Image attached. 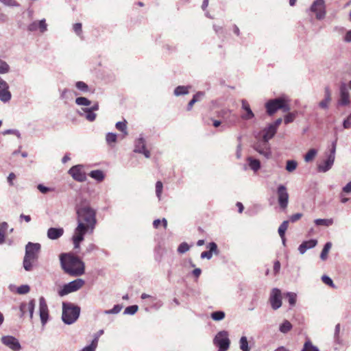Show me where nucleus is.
<instances>
[{"mask_svg":"<svg viewBox=\"0 0 351 351\" xmlns=\"http://www.w3.org/2000/svg\"><path fill=\"white\" fill-rule=\"evenodd\" d=\"M332 100L331 92L328 87L324 89V99L319 103V106L324 110L328 108L329 104Z\"/></svg>","mask_w":351,"mask_h":351,"instance_id":"b1692460","label":"nucleus"},{"mask_svg":"<svg viewBox=\"0 0 351 351\" xmlns=\"http://www.w3.org/2000/svg\"><path fill=\"white\" fill-rule=\"evenodd\" d=\"M213 344L219 348L218 351H227L230 345L228 332L226 330L218 332L213 339Z\"/></svg>","mask_w":351,"mask_h":351,"instance_id":"423d86ee","label":"nucleus"},{"mask_svg":"<svg viewBox=\"0 0 351 351\" xmlns=\"http://www.w3.org/2000/svg\"><path fill=\"white\" fill-rule=\"evenodd\" d=\"M343 191L347 193L351 192V181L343 188Z\"/></svg>","mask_w":351,"mask_h":351,"instance_id":"774afa93","label":"nucleus"},{"mask_svg":"<svg viewBox=\"0 0 351 351\" xmlns=\"http://www.w3.org/2000/svg\"><path fill=\"white\" fill-rule=\"evenodd\" d=\"M276 132L277 131L274 128H272L270 125H269L261 132L262 140L268 143V141L274 136Z\"/></svg>","mask_w":351,"mask_h":351,"instance_id":"4be33fe9","label":"nucleus"},{"mask_svg":"<svg viewBox=\"0 0 351 351\" xmlns=\"http://www.w3.org/2000/svg\"><path fill=\"white\" fill-rule=\"evenodd\" d=\"M250 168L256 172L261 168V162L258 160L248 157L247 159Z\"/></svg>","mask_w":351,"mask_h":351,"instance_id":"bb28decb","label":"nucleus"},{"mask_svg":"<svg viewBox=\"0 0 351 351\" xmlns=\"http://www.w3.org/2000/svg\"><path fill=\"white\" fill-rule=\"evenodd\" d=\"M27 29L30 32H35L37 29H39L40 33H44L47 29V25L46 23L45 19H42L40 21H35L30 23Z\"/></svg>","mask_w":351,"mask_h":351,"instance_id":"a211bd4d","label":"nucleus"},{"mask_svg":"<svg viewBox=\"0 0 351 351\" xmlns=\"http://www.w3.org/2000/svg\"><path fill=\"white\" fill-rule=\"evenodd\" d=\"M75 104L78 106H88L91 104V101L86 97H80L75 99Z\"/></svg>","mask_w":351,"mask_h":351,"instance_id":"e433bc0d","label":"nucleus"},{"mask_svg":"<svg viewBox=\"0 0 351 351\" xmlns=\"http://www.w3.org/2000/svg\"><path fill=\"white\" fill-rule=\"evenodd\" d=\"M36 305L35 300H31L28 303H22L20 305V311L21 313V316H23L27 311L29 313V317L32 319L34 315V311Z\"/></svg>","mask_w":351,"mask_h":351,"instance_id":"6ab92c4d","label":"nucleus"},{"mask_svg":"<svg viewBox=\"0 0 351 351\" xmlns=\"http://www.w3.org/2000/svg\"><path fill=\"white\" fill-rule=\"evenodd\" d=\"M80 313V308L74 304L69 302L62 303V319L64 324H72L78 319Z\"/></svg>","mask_w":351,"mask_h":351,"instance_id":"20e7f679","label":"nucleus"},{"mask_svg":"<svg viewBox=\"0 0 351 351\" xmlns=\"http://www.w3.org/2000/svg\"><path fill=\"white\" fill-rule=\"evenodd\" d=\"M204 96V93L203 92H198L195 95H194L193 99H195L196 102L200 101Z\"/></svg>","mask_w":351,"mask_h":351,"instance_id":"69168bd1","label":"nucleus"},{"mask_svg":"<svg viewBox=\"0 0 351 351\" xmlns=\"http://www.w3.org/2000/svg\"><path fill=\"white\" fill-rule=\"evenodd\" d=\"M335 160L333 159V156H328V158L322 163L318 165L317 166V170L319 172H326L329 169H331L332 166L333 165Z\"/></svg>","mask_w":351,"mask_h":351,"instance_id":"aec40b11","label":"nucleus"},{"mask_svg":"<svg viewBox=\"0 0 351 351\" xmlns=\"http://www.w3.org/2000/svg\"><path fill=\"white\" fill-rule=\"evenodd\" d=\"M39 315L43 326L45 325L49 318V309L43 297L39 298Z\"/></svg>","mask_w":351,"mask_h":351,"instance_id":"2eb2a0df","label":"nucleus"},{"mask_svg":"<svg viewBox=\"0 0 351 351\" xmlns=\"http://www.w3.org/2000/svg\"><path fill=\"white\" fill-rule=\"evenodd\" d=\"M37 189L39 190V191L43 194H46L49 192H51V191H53L54 189H51V188H49V187H47V186H44L43 184H38L37 186Z\"/></svg>","mask_w":351,"mask_h":351,"instance_id":"864d4df0","label":"nucleus"},{"mask_svg":"<svg viewBox=\"0 0 351 351\" xmlns=\"http://www.w3.org/2000/svg\"><path fill=\"white\" fill-rule=\"evenodd\" d=\"M0 1L6 6L9 7H19V3L15 0H0Z\"/></svg>","mask_w":351,"mask_h":351,"instance_id":"603ef678","label":"nucleus"},{"mask_svg":"<svg viewBox=\"0 0 351 351\" xmlns=\"http://www.w3.org/2000/svg\"><path fill=\"white\" fill-rule=\"evenodd\" d=\"M80 116H84L88 121H94L97 117V114L87 108H82L80 110L77 111Z\"/></svg>","mask_w":351,"mask_h":351,"instance_id":"a878e982","label":"nucleus"},{"mask_svg":"<svg viewBox=\"0 0 351 351\" xmlns=\"http://www.w3.org/2000/svg\"><path fill=\"white\" fill-rule=\"evenodd\" d=\"M317 226H330L333 224L332 219H317L314 221Z\"/></svg>","mask_w":351,"mask_h":351,"instance_id":"2f4dec72","label":"nucleus"},{"mask_svg":"<svg viewBox=\"0 0 351 351\" xmlns=\"http://www.w3.org/2000/svg\"><path fill=\"white\" fill-rule=\"evenodd\" d=\"M89 176L97 182H101L105 178V174L101 170H93L89 173Z\"/></svg>","mask_w":351,"mask_h":351,"instance_id":"cd10ccee","label":"nucleus"},{"mask_svg":"<svg viewBox=\"0 0 351 351\" xmlns=\"http://www.w3.org/2000/svg\"><path fill=\"white\" fill-rule=\"evenodd\" d=\"M162 189H163V184H162V182L158 181L156 183V194L159 200L161 198Z\"/></svg>","mask_w":351,"mask_h":351,"instance_id":"a18cd8bd","label":"nucleus"},{"mask_svg":"<svg viewBox=\"0 0 351 351\" xmlns=\"http://www.w3.org/2000/svg\"><path fill=\"white\" fill-rule=\"evenodd\" d=\"M117 136L115 133L108 132L106 136V141L108 145L113 147L117 142Z\"/></svg>","mask_w":351,"mask_h":351,"instance_id":"f704fd0d","label":"nucleus"},{"mask_svg":"<svg viewBox=\"0 0 351 351\" xmlns=\"http://www.w3.org/2000/svg\"><path fill=\"white\" fill-rule=\"evenodd\" d=\"M317 244L316 239H311L302 242L298 247V251L301 254H304L308 250L315 247Z\"/></svg>","mask_w":351,"mask_h":351,"instance_id":"412c9836","label":"nucleus"},{"mask_svg":"<svg viewBox=\"0 0 351 351\" xmlns=\"http://www.w3.org/2000/svg\"><path fill=\"white\" fill-rule=\"evenodd\" d=\"M310 10L315 14L317 19H323L326 16V7L324 0L314 1L311 6Z\"/></svg>","mask_w":351,"mask_h":351,"instance_id":"6e6552de","label":"nucleus"},{"mask_svg":"<svg viewBox=\"0 0 351 351\" xmlns=\"http://www.w3.org/2000/svg\"><path fill=\"white\" fill-rule=\"evenodd\" d=\"M213 256V254L209 251H204L201 254L202 258H207L210 259Z\"/></svg>","mask_w":351,"mask_h":351,"instance_id":"0e129e2a","label":"nucleus"},{"mask_svg":"<svg viewBox=\"0 0 351 351\" xmlns=\"http://www.w3.org/2000/svg\"><path fill=\"white\" fill-rule=\"evenodd\" d=\"M322 280L323 281V282L324 284H326V285H328V286H330V287H331L332 288L335 287V285L333 283V281L332 280V279L329 276H326V275L323 276L322 277Z\"/></svg>","mask_w":351,"mask_h":351,"instance_id":"6e6d98bb","label":"nucleus"},{"mask_svg":"<svg viewBox=\"0 0 351 351\" xmlns=\"http://www.w3.org/2000/svg\"><path fill=\"white\" fill-rule=\"evenodd\" d=\"M1 343L13 351H19L21 346L19 340L13 336H3L1 339Z\"/></svg>","mask_w":351,"mask_h":351,"instance_id":"f8f14e48","label":"nucleus"},{"mask_svg":"<svg viewBox=\"0 0 351 351\" xmlns=\"http://www.w3.org/2000/svg\"><path fill=\"white\" fill-rule=\"evenodd\" d=\"M30 290V288L28 285H24L19 287L17 288V293L19 294H26Z\"/></svg>","mask_w":351,"mask_h":351,"instance_id":"5fc2aeb1","label":"nucleus"},{"mask_svg":"<svg viewBox=\"0 0 351 351\" xmlns=\"http://www.w3.org/2000/svg\"><path fill=\"white\" fill-rule=\"evenodd\" d=\"M287 296L289 300V303L291 306H294L296 303L297 295L293 292L287 293Z\"/></svg>","mask_w":351,"mask_h":351,"instance_id":"de8ad7c7","label":"nucleus"},{"mask_svg":"<svg viewBox=\"0 0 351 351\" xmlns=\"http://www.w3.org/2000/svg\"><path fill=\"white\" fill-rule=\"evenodd\" d=\"M254 149L266 158H269L271 156L269 143L265 142L262 139L254 145Z\"/></svg>","mask_w":351,"mask_h":351,"instance_id":"ddd939ff","label":"nucleus"},{"mask_svg":"<svg viewBox=\"0 0 351 351\" xmlns=\"http://www.w3.org/2000/svg\"><path fill=\"white\" fill-rule=\"evenodd\" d=\"M331 247H332V243L330 242H327L324 245V248L320 254V258L322 261H325L327 259L328 254L330 250L331 249Z\"/></svg>","mask_w":351,"mask_h":351,"instance_id":"7c9ffc66","label":"nucleus"},{"mask_svg":"<svg viewBox=\"0 0 351 351\" xmlns=\"http://www.w3.org/2000/svg\"><path fill=\"white\" fill-rule=\"evenodd\" d=\"M292 328V324L288 320H285L280 326L279 330L283 333L286 334L289 331H290Z\"/></svg>","mask_w":351,"mask_h":351,"instance_id":"c756f323","label":"nucleus"},{"mask_svg":"<svg viewBox=\"0 0 351 351\" xmlns=\"http://www.w3.org/2000/svg\"><path fill=\"white\" fill-rule=\"evenodd\" d=\"M134 152L143 154L145 158L150 157V152L145 148V142L143 138H139L135 141Z\"/></svg>","mask_w":351,"mask_h":351,"instance_id":"f3484780","label":"nucleus"},{"mask_svg":"<svg viewBox=\"0 0 351 351\" xmlns=\"http://www.w3.org/2000/svg\"><path fill=\"white\" fill-rule=\"evenodd\" d=\"M85 284V281L82 278H77L62 286L58 290V295L61 297L68 295L71 293L80 290Z\"/></svg>","mask_w":351,"mask_h":351,"instance_id":"0eeeda50","label":"nucleus"},{"mask_svg":"<svg viewBox=\"0 0 351 351\" xmlns=\"http://www.w3.org/2000/svg\"><path fill=\"white\" fill-rule=\"evenodd\" d=\"M64 234L62 228H50L47 230V237L51 240H56L61 237Z\"/></svg>","mask_w":351,"mask_h":351,"instance_id":"5701e85b","label":"nucleus"},{"mask_svg":"<svg viewBox=\"0 0 351 351\" xmlns=\"http://www.w3.org/2000/svg\"><path fill=\"white\" fill-rule=\"evenodd\" d=\"M73 30L76 33L77 35L81 36L82 34V24L80 23H77L73 25Z\"/></svg>","mask_w":351,"mask_h":351,"instance_id":"052dcab7","label":"nucleus"},{"mask_svg":"<svg viewBox=\"0 0 351 351\" xmlns=\"http://www.w3.org/2000/svg\"><path fill=\"white\" fill-rule=\"evenodd\" d=\"M61 267L65 273L72 276H80L84 274V263L71 254H62L60 256Z\"/></svg>","mask_w":351,"mask_h":351,"instance_id":"f03ea898","label":"nucleus"},{"mask_svg":"<svg viewBox=\"0 0 351 351\" xmlns=\"http://www.w3.org/2000/svg\"><path fill=\"white\" fill-rule=\"evenodd\" d=\"M189 86H178L174 90V95L176 96H180L187 95L189 93Z\"/></svg>","mask_w":351,"mask_h":351,"instance_id":"72a5a7b5","label":"nucleus"},{"mask_svg":"<svg viewBox=\"0 0 351 351\" xmlns=\"http://www.w3.org/2000/svg\"><path fill=\"white\" fill-rule=\"evenodd\" d=\"M211 318L215 321H221L225 317V313L221 311H215L210 315Z\"/></svg>","mask_w":351,"mask_h":351,"instance_id":"c9c22d12","label":"nucleus"},{"mask_svg":"<svg viewBox=\"0 0 351 351\" xmlns=\"http://www.w3.org/2000/svg\"><path fill=\"white\" fill-rule=\"evenodd\" d=\"M239 348L241 351H250V347L248 345L247 339L245 336H242L239 339Z\"/></svg>","mask_w":351,"mask_h":351,"instance_id":"c85d7f7f","label":"nucleus"},{"mask_svg":"<svg viewBox=\"0 0 351 351\" xmlns=\"http://www.w3.org/2000/svg\"><path fill=\"white\" fill-rule=\"evenodd\" d=\"M39 243L29 242L25 246V254L23 258V267L25 271H30L33 269L34 263L38 258V254L40 250Z\"/></svg>","mask_w":351,"mask_h":351,"instance_id":"7ed1b4c3","label":"nucleus"},{"mask_svg":"<svg viewBox=\"0 0 351 351\" xmlns=\"http://www.w3.org/2000/svg\"><path fill=\"white\" fill-rule=\"evenodd\" d=\"M277 196L280 207L282 210H285L288 206L289 193L287 192V188L284 185L280 184L278 186Z\"/></svg>","mask_w":351,"mask_h":351,"instance_id":"9b49d317","label":"nucleus"},{"mask_svg":"<svg viewBox=\"0 0 351 351\" xmlns=\"http://www.w3.org/2000/svg\"><path fill=\"white\" fill-rule=\"evenodd\" d=\"M298 162L293 160H289L286 163V170L289 172H292L297 168Z\"/></svg>","mask_w":351,"mask_h":351,"instance_id":"58836bf2","label":"nucleus"},{"mask_svg":"<svg viewBox=\"0 0 351 351\" xmlns=\"http://www.w3.org/2000/svg\"><path fill=\"white\" fill-rule=\"evenodd\" d=\"M138 309L137 305L130 306L125 308L123 313L125 315H134L137 312Z\"/></svg>","mask_w":351,"mask_h":351,"instance_id":"79ce46f5","label":"nucleus"},{"mask_svg":"<svg viewBox=\"0 0 351 351\" xmlns=\"http://www.w3.org/2000/svg\"><path fill=\"white\" fill-rule=\"evenodd\" d=\"M116 128L123 132L125 135L128 134L126 121H119L116 123Z\"/></svg>","mask_w":351,"mask_h":351,"instance_id":"a19ab883","label":"nucleus"},{"mask_svg":"<svg viewBox=\"0 0 351 351\" xmlns=\"http://www.w3.org/2000/svg\"><path fill=\"white\" fill-rule=\"evenodd\" d=\"M8 84L0 77V101L7 103L10 101L12 94Z\"/></svg>","mask_w":351,"mask_h":351,"instance_id":"4468645a","label":"nucleus"},{"mask_svg":"<svg viewBox=\"0 0 351 351\" xmlns=\"http://www.w3.org/2000/svg\"><path fill=\"white\" fill-rule=\"evenodd\" d=\"M295 114L293 113H289L287 115H285L284 121L285 124H288L289 123H291L295 119Z\"/></svg>","mask_w":351,"mask_h":351,"instance_id":"13d9d810","label":"nucleus"},{"mask_svg":"<svg viewBox=\"0 0 351 351\" xmlns=\"http://www.w3.org/2000/svg\"><path fill=\"white\" fill-rule=\"evenodd\" d=\"M302 351H319V349L308 341L305 342Z\"/></svg>","mask_w":351,"mask_h":351,"instance_id":"c03bdc74","label":"nucleus"},{"mask_svg":"<svg viewBox=\"0 0 351 351\" xmlns=\"http://www.w3.org/2000/svg\"><path fill=\"white\" fill-rule=\"evenodd\" d=\"M98 343V337H95V339L91 342L90 345L84 347L80 351H95Z\"/></svg>","mask_w":351,"mask_h":351,"instance_id":"4c0bfd02","label":"nucleus"},{"mask_svg":"<svg viewBox=\"0 0 351 351\" xmlns=\"http://www.w3.org/2000/svg\"><path fill=\"white\" fill-rule=\"evenodd\" d=\"M343 126L345 129H349L351 128V113L343 122Z\"/></svg>","mask_w":351,"mask_h":351,"instance_id":"bf43d9fd","label":"nucleus"},{"mask_svg":"<svg viewBox=\"0 0 351 351\" xmlns=\"http://www.w3.org/2000/svg\"><path fill=\"white\" fill-rule=\"evenodd\" d=\"M302 215L301 213H296L290 217V221L291 222H295L299 220L302 217Z\"/></svg>","mask_w":351,"mask_h":351,"instance_id":"e2e57ef3","label":"nucleus"},{"mask_svg":"<svg viewBox=\"0 0 351 351\" xmlns=\"http://www.w3.org/2000/svg\"><path fill=\"white\" fill-rule=\"evenodd\" d=\"M10 71V66L7 62L0 60V74H5Z\"/></svg>","mask_w":351,"mask_h":351,"instance_id":"37998d69","label":"nucleus"},{"mask_svg":"<svg viewBox=\"0 0 351 351\" xmlns=\"http://www.w3.org/2000/svg\"><path fill=\"white\" fill-rule=\"evenodd\" d=\"M269 303L273 310H277L282 306V293L278 288L271 289L269 298Z\"/></svg>","mask_w":351,"mask_h":351,"instance_id":"9d476101","label":"nucleus"},{"mask_svg":"<svg viewBox=\"0 0 351 351\" xmlns=\"http://www.w3.org/2000/svg\"><path fill=\"white\" fill-rule=\"evenodd\" d=\"M289 225L288 221H284L281 225L278 228V234L280 237H283L285 236V232L287 230Z\"/></svg>","mask_w":351,"mask_h":351,"instance_id":"ea45409f","label":"nucleus"},{"mask_svg":"<svg viewBox=\"0 0 351 351\" xmlns=\"http://www.w3.org/2000/svg\"><path fill=\"white\" fill-rule=\"evenodd\" d=\"M207 247L209 249V252L213 254H219V251H218V249H217V245L214 242H210L208 243V245H207Z\"/></svg>","mask_w":351,"mask_h":351,"instance_id":"3c124183","label":"nucleus"},{"mask_svg":"<svg viewBox=\"0 0 351 351\" xmlns=\"http://www.w3.org/2000/svg\"><path fill=\"white\" fill-rule=\"evenodd\" d=\"M350 103V93L345 84L340 86V95L338 100V105L341 106H348Z\"/></svg>","mask_w":351,"mask_h":351,"instance_id":"dca6fc26","label":"nucleus"},{"mask_svg":"<svg viewBox=\"0 0 351 351\" xmlns=\"http://www.w3.org/2000/svg\"><path fill=\"white\" fill-rule=\"evenodd\" d=\"M242 109L245 112L241 115V118L245 120L252 119L254 117V114L252 111L248 102L245 100H242Z\"/></svg>","mask_w":351,"mask_h":351,"instance_id":"393cba45","label":"nucleus"},{"mask_svg":"<svg viewBox=\"0 0 351 351\" xmlns=\"http://www.w3.org/2000/svg\"><path fill=\"white\" fill-rule=\"evenodd\" d=\"M2 134L3 135L14 134V135H16L18 138H21L20 132L18 130H13V129L5 130L3 132H2Z\"/></svg>","mask_w":351,"mask_h":351,"instance_id":"4d7b16f0","label":"nucleus"},{"mask_svg":"<svg viewBox=\"0 0 351 351\" xmlns=\"http://www.w3.org/2000/svg\"><path fill=\"white\" fill-rule=\"evenodd\" d=\"M75 86L77 89L82 92H88V85L84 83V82L79 81L76 82Z\"/></svg>","mask_w":351,"mask_h":351,"instance_id":"8fccbe9b","label":"nucleus"},{"mask_svg":"<svg viewBox=\"0 0 351 351\" xmlns=\"http://www.w3.org/2000/svg\"><path fill=\"white\" fill-rule=\"evenodd\" d=\"M280 269V263L279 261H276L274 264V271L275 274H277Z\"/></svg>","mask_w":351,"mask_h":351,"instance_id":"338daca9","label":"nucleus"},{"mask_svg":"<svg viewBox=\"0 0 351 351\" xmlns=\"http://www.w3.org/2000/svg\"><path fill=\"white\" fill-rule=\"evenodd\" d=\"M190 249V246L186 242L180 243L178 247V252L180 254H184L188 252Z\"/></svg>","mask_w":351,"mask_h":351,"instance_id":"49530a36","label":"nucleus"},{"mask_svg":"<svg viewBox=\"0 0 351 351\" xmlns=\"http://www.w3.org/2000/svg\"><path fill=\"white\" fill-rule=\"evenodd\" d=\"M77 226L72 236L75 249H79L86 233H93L97 223L95 211L88 205H80L76 208Z\"/></svg>","mask_w":351,"mask_h":351,"instance_id":"f257e3e1","label":"nucleus"},{"mask_svg":"<svg viewBox=\"0 0 351 351\" xmlns=\"http://www.w3.org/2000/svg\"><path fill=\"white\" fill-rule=\"evenodd\" d=\"M69 174L77 182H82L86 180V175L82 165H77L69 170Z\"/></svg>","mask_w":351,"mask_h":351,"instance_id":"1a4fd4ad","label":"nucleus"},{"mask_svg":"<svg viewBox=\"0 0 351 351\" xmlns=\"http://www.w3.org/2000/svg\"><path fill=\"white\" fill-rule=\"evenodd\" d=\"M288 102L289 100L285 97H280L269 100L265 104L267 114L272 115L278 110H282L284 112H289L291 108Z\"/></svg>","mask_w":351,"mask_h":351,"instance_id":"39448f33","label":"nucleus"},{"mask_svg":"<svg viewBox=\"0 0 351 351\" xmlns=\"http://www.w3.org/2000/svg\"><path fill=\"white\" fill-rule=\"evenodd\" d=\"M317 154V151L315 149H311L308 151V152L304 156V161L306 162H310L313 160Z\"/></svg>","mask_w":351,"mask_h":351,"instance_id":"473e14b6","label":"nucleus"},{"mask_svg":"<svg viewBox=\"0 0 351 351\" xmlns=\"http://www.w3.org/2000/svg\"><path fill=\"white\" fill-rule=\"evenodd\" d=\"M122 309V306L117 304L114 305V307L110 310H106L104 311V314L108 315V314H117L119 313L121 310Z\"/></svg>","mask_w":351,"mask_h":351,"instance_id":"09e8293b","label":"nucleus"},{"mask_svg":"<svg viewBox=\"0 0 351 351\" xmlns=\"http://www.w3.org/2000/svg\"><path fill=\"white\" fill-rule=\"evenodd\" d=\"M282 120L281 118H278L277 119L275 122H274L273 123H271L269 124L272 128H274L275 130L277 131V129L278 128V126L281 124Z\"/></svg>","mask_w":351,"mask_h":351,"instance_id":"680f3d73","label":"nucleus"}]
</instances>
